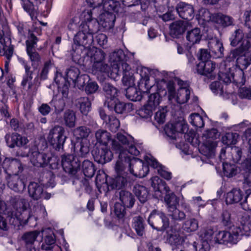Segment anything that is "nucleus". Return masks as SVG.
Instances as JSON below:
<instances>
[{
  "label": "nucleus",
  "instance_id": "nucleus-24",
  "mask_svg": "<svg viewBox=\"0 0 251 251\" xmlns=\"http://www.w3.org/2000/svg\"><path fill=\"white\" fill-rule=\"evenodd\" d=\"M83 56L89 57L91 61L93 62V64H95L96 62L104 61L105 54L101 50L92 47L91 48L88 49Z\"/></svg>",
  "mask_w": 251,
  "mask_h": 251
},
{
  "label": "nucleus",
  "instance_id": "nucleus-55",
  "mask_svg": "<svg viewBox=\"0 0 251 251\" xmlns=\"http://www.w3.org/2000/svg\"><path fill=\"white\" fill-rule=\"evenodd\" d=\"M244 37L243 31L241 29H237L232 33L230 37V45L233 47L237 46L242 42Z\"/></svg>",
  "mask_w": 251,
  "mask_h": 251
},
{
  "label": "nucleus",
  "instance_id": "nucleus-41",
  "mask_svg": "<svg viewBox=\"0 0 251 251\" xmlns=\"http://www.w3.org/2000/svg\"><path fill=\"white\" fill-rule=\"evenodd\" d=\"M190 91L188 87H180L176 93V101L180 104L187 102L190 99Z\"/></svg>",
  "mask_w": 251,
  "mask_h": 251
},
{
  "label": "nucleus",
  "instance_id": "nucleus-49",
  "mask_svg": "<svg viewBox=\"0 0 251 251\" xmlns=\"http://www.w3.org/2000/svg\"><path fill=\"white\" fill-rule=\"evenodd\" d=\"M75 155L78 157H85L89 152V148L82 142L76 143L74 146Z\"/></svg>",
  "mask_w": 251,
  "mask_h": 251
},
{
  "label": "nucleus",
  "instance_id": "nucleus-15",
  "mask_svg": "<svg viewBox=\"0 0 251 251\" xmlns=\"http://www.w3.org/2000/svg\"><path fill=\"white\" fill-rule=\"evenodd\" d=\"M93 155L95 161L102 165L110 162L113 157V153L106 146L97 149Z\"/></svg>",
  "mask_w": 251,
  "mask_h": 251
},
{
  "label": "nucleus",
  "instance_id": "nucleus-63",
  "mask_svg": "<svg viewBox=\"0 0 251 251\" xmlns=\"http://www.w3.org/2000/svg\"><path fill=\"white\" fill-rule=\"evenodd\" d=\"M90 133L89 128L81 126L76 128L74 131V134L77 139H83L87 138Z\"/></svg>",
  "mask_w": 251,
  "mask_h": 251
},
{
  "label": "nucleus",
  "instance_id": "nucleus-60",
  "mask_svg": "<svg viewBox=\"0 0 251 251\" xmlns=\"http://www.w3.org/2000/svg\"><path fill=\"white\" fill-rule=\"evenodd\" d=\"M238 134L237 133L228 132L226 133L223 137L222 141L224 144L227 146L235 145L238 137Z\"/></svg>",
  "mask_w": 251,
  "mask_h": 251
},
{
  "label": "nucleus",
  "instance_id": "nucleus-33",
  "mask_svg": "<svg viewBox=\"0 0 251 251\" xmlns=\"http://www.w3.org/2000/svg\"><path fill=\"white\" fill-rule=\"evenodd\" d=\"M132 226L137 234L139 236H143L145 233L146 226L143 217L141 216L134 217L132 219Z\"/></svg>",
  "mask_w": 251,
  "mask_h": 251
},
{
  "label": "nucleus",
  "instance_id": "nucleus-34",
  "mask_svg": "<svg viewBox=\"0 0 251 251\" xmlns=\"http://www.w3.org/2000/svg\"><path fill=\"white\" fill-rule=\"evenodd\" d=\"M202 35L199 28L196 27L187 31L186 35L187 41L191 46L198 44L201 40Z\"/></svg>",
  "mask_w": 251,
  "mask_h": 251
},
{
  "label": "nucleus",
  "instance_id": "nucleus-28",
  "mask_svg": "<svg viewBox=\"0 0 251 251\" xmlns=\"http://www.w3.org/2000/svg\"><path fill=\"white\" fill-rule=\"evenodd\" d=\"M47 152H40L38 151L32 152L30 155L31 163L37 167H45Z\"/></svg>",
  "mask_w": 251,
  "mask_h": 251
},
{
  "label": "nucleus",
  "instance_id": "nucleus-8",
  "mask_svg": "<svg viewBox=\"0 0 251 251\" xmlns=\"http://www.w3.org/2000/svg\"><path fill=\"white\" fill-rule=\"evenodd\" d=\"M65 133L64 127L59 126H56L50 130L47 140L55 151H59L63 149L67 138Z\"/></svg>",
  "mask_w": 251,
  "mask_h": 251
},
{
  "label": "nucleus",
  "instance_id": "nucleus-57",
  "mask_svg": "<svg viewBox=\"0 0 251 251\" xmlns=\"http://www.w3.org/2000/svg\"><path fill=\"white\" fill-rule=\"evenodd\" d=\"M232 81L237 85H243L246 82V78L243 70L239 69L232 74Z\"/></svg>",
  "mask_w": 251,
  "mask_h": 251
},
{
  "label": "nucleus",
  "instance_id": "nucleus-56",
  "mask_svg": "<svg viewBox=\"0 0 251 251\" xmlns=\"http://www.w3.org/2000/svg\"><path fill=\"white\" fill-rule=\"evenodd\" d=\"M223 171L224 176L228 178L232 177L237 173L236 166L227 163H223Z\"/></svg>",
  "mask_w": 251,
  "mask_h": 251
},
{
  "label": "nucleus",
  "instance_id": "nucleus-40",
  "mask_svg": "<svg viewBox=\"0 0 251 251\" xmlns=\"http://www.w3.org/2000/svg\"><path fill=\"white\" fill-rule=\"evenodd\" d=\"M95 137L97 142L106 146L111 140V134L104 129H99L95 133Z\"/></svg>",
  "mask_w": 251,
  "mask_h": 251
},
{
  "label": "nucleus",
  "instance_id": "nucleus-30",
  "mask_svg": "<svg viewBox=\"0 0 251 251\" xmlns=\"http://www.w3.org/2000/svg\"><path fill=\"white\" fill-rule=\"evenodd\" d=\"M125 207V206L119 202H116L114 205V214L119 223L122 224L128 222V219L126 217V209Z\"/></svg>",
  "mask_w": 251,
  "mask_h": 251
},
{
  "label": "nucleus",
  "instance_id": "nucleus-16",
  "mask_svg": "<svg viewBox=\"0 0 251 251\" xmlns=\"http://www.w3.org/2000/svg\"><path fill=\"white\" fill-rule=\"evenodd\" d=\"M4 139L7 146L10 148H14L15 147H22L28 142L26 138L22 136L17 133L6 134Z\"/></svg>",
  "mask_w": 251,
  "mask_h": 251
},
{
  "label": "nucleus",
  "instance_id": "nucleus-54",
  "mask_svg": "<svg viewBox=\"0 0 251 251\" xmlns=\"http://www.w3.org/2000/svg\"><path fill=\"white\" fill-rule=\"evenodd\" d=\"M49 103L52 108H54V111L56 114L61 113L64 110L65 106L64 99L63 98L57 99V97H53Z\"/></svg>",
  "mask_w": 251,
  "mask_h": 251
},
{
  "label": "nucleus",
  "instance_id": "nucleus-21",
  "mask_svg": "<svg viewBox=\"0 0 251 251\" xmlns=\"http://www.w3.org/2000/svg\"><path fill=\"white\" fill-rule=\"evenodd\" d=\"M245 196L244 192L240 188H233L226 194L225 201L226 204L241 203Z\"/></svg>",
  "mask_w": 251,
  "mask_h": 251
},
{
  "label": "nucleus",
  "instance_id": "nucleus-26",
  "mask_svg": "<svg viewBox=\"0 0 251 251\" xmlns=\"http://www.w3.org/2000/svg\"><path fill=\"white\" fill-rule=\"evenodd\" d=\"M233 21L234 20L231 17L221 13H214L213 17V23L224 28L232 25Z\"/></svg>",
  "mask_w": 251,
  "mask_h": 251
},
{
  "label": "nucleus",
  "instance_id": "nucleus-44",
  "mask_svg": "<svg viewBox=\"0 0 251 251\" xmlns=\"http://www.w3.org/2000/svg\"><path fill=\"white\" fill-rule=\"evenodd\" d=\"M91 103L87 97H81L77 100L76 106L82 114L87 115L90 110Z\"/></svg>",
  "mask_w": 251,
  "mask_h": 251
},
{
  "label": "nucleus",
  "instance_id": "nucleus-62",
  "mask_svg": "<svg viewBox=\"0 0 251 251\" xmlns=\"http://www.w3.org/2000/svg\"><path fill=\"white\" fill-rule=\"evenodd\" d=\"M199 227L198 221L192 218L186 221L183 225V228L187 232H191L196 231Z\"/></svg>",
  "mask_w": 251,
  "mask_h": 251
},
{
  "label": "nucleus",
  "instance_id": "nucleus-7",
  "mask_svg": "<svg viewBox=\"0 0 251 251\" xmlns=\"http://www.w3.org/2000/svg\"><path fill=\"white\" fill-rule=\"evenodd\" d=\"M119 2L113 0H105L102 4L103 10L106 12L101 16L102 25L105 28H111L114 25L115 15L112 12H118Z\"/></svg>",
  "mask_w": 251,
  "mask_h": 251
},
{
  "label": "nucleus",
  "instance_id": "nucleus-38",
  "mask_svg": "<svg viewBox=\"0 0 251 251\" xmlns=\"http://www.w3.org/2000/svg\"><path fill=\"white\" fill-rule=\"evenodd\" d=\"M133 191L141 203H144L147 201L149 197V191L146 187L136 184L134 187Z\"/></svg>",
  "mask_w": 251,
  "mask_h": 251
},
{
  "label": "nucleus",
  "instance_id": "nucleus-17",
  "mask_svg": "<svg viewBox=\"0 0 251 251\" xmlns=\"http://www.w3.org/2000/svg\"><path fill=\"white\" fill-rule=\"evenodd\" d=\"M112 148L116 153H119V155L121 152H124L125 156H129L127 153H130L131 155L137 156L139 154L140 151L135 147L132 141L129 145H128L124 149L123 147H122L115 140L112 141Z\"/></svg>",
  "mask_w": 251,
  "mask_h": 251
},
{
  "label": "nucleus",
  "instance_id": "nucleus-35",
  "mask_svg": "<svg viewBox=\"0 0 251 251\" xmlns=\"http://www.w3.org/2000/svg\"><path fill=\"white\" fill-rule=\"evenodd\" d=\"M43 188L38 183L31 182L28 186V192L29 196L34 200H38L42 198Z\"/></svg>",
  "mask_w": 251,
  "mask_h": 251
},
{
  "label": "nucleus",
  "instance_id": "nucleus-64",
  "mask_svg": "<svg viewBox=\"0 0 251 251\" xmlns=\"http://www.w3.org/2000/svg\"><path fill=\"white\" fill-rule=\"evenodd\" d=\"M154 109V108L147 103L143 107L137 110L136 114L142 118L147 119L151 117L152 111Z\"/></svg>",
  "mask_w": 251,
  "mask_h": 251
},
{
  "label": "nucleus",
  "instance_id": "nucleus-43",
  "mask_svg": "<svg viewBox=\"0 0 251 251\" xmlns=\"http://www.w3.org/2000/svg\"><path fill=\"white\" fill-rule=\"evenodd\" d=\"M167 240L173 246L179 245L181 242V237L178 231L171 229L167 231Z\"/></svg>",
  "mask_w": 251,
  "mask_h": 251
},
{
  "label": "nucleus",
  "instance_id": "nucleus-31",
  "mask_svg": "<svg viewBox=\"0 0 251 251\" xmlns=\"http://www.w3.org/2000/svg\"><path fill=\"white\" fill-rule=\"evenodd\" d=\"M186 127V126L181 124L169 123L165 126L164 131L167 136L173 138L176 132L185 133Z\"/></svg>",
  "mask_w": 251,
  "mask_h": 251
},
{
  "label": "nucleus",
  "instance_id": "nucleus-2",
  "mask_svg": "<svg viewBox=\"0 0 251 251\" xmlns=\"http://www.w3.org/2000/svg\"><path fill=\"white\" fill-rule=\"evenodd\" d=\"M128 58L121 49L114 50L109 55L111 66L110 77L116 79L122 75L124 85H131L134 80L133 73L130 66L127 63Z\"/></svg>",
  "mask_w": 251,
  "mask_h": 251
},
{
  "label": "nucleus",
  "instance_id": "nucleus-4",
  "mask_svg": "<svg viewBox=\"0 0 251 251\" xmlns=\"http://www.w3.org/2000/svg\"><path fill=\"white\" fill-rule=\"evenodd\" d=\"M244 42L245 41L239 48L231 50L226 59L228 62L236 60L237 66L242 70L246 69L251 64V53L246 51L251 45L249 40H246L245 43Z\"/></svg>",
  "mask_w": 251,
  "mask_h": 251
},
{
  "label": "nucleus",
  "instance_id": "nucleus-12",
  "mask_svg": "<svg viewBox=\"0 0 251 251\" xmlns=\"http://www.w3.org/2000/svg\"><path fill=\"white\" fill-rule=\"evenodd\" d=\"M218 135V130L215 128H212L207 130L206 136L208 139L204 142L200 147L199 151L203 155L211 157L214 153L215 143L213 140L216 139Z\"/></svg>",
  "mask_w": 251,
  "mask_h": 251
},
{
  "label": "nucleus",
  "instance_id": "nucleus-1",
  "mask_svg": "<svg viewBox=\"0 0 251 251\" xmlns=\"http://www.w3.org/2000/svg\"><path fill=\"white\" fill-rule=\"evenodd\" d=\"M10 201L13 205L14 210L7 208L5 203L0 199V213L3 212L10 224L14 226L27 224L30 218V211L27 209V201L20 196H15L11 197Z\"/></svg>",
  "mask_w": 251,
  "mask_h": 251
},
{
  "label": "nucleus",
  "instance_id": "nucleus-13",
  "mask_svg": "<svg viewBox=\"0 0 251 251\" xmlns=\"http://www.w3.org/2000/svg\"><path fill=\"white\" fill-rule=\"evenodd\" d=\"M19 62L23 66L25 73L23 76L21 85L25 87L28 84V90H30L33 86L32 80L33 79V71L31 70V67L29 62L23 57H18Z\"/></svg>",
  "mask_w": 251,
  "mask_h": 251
},
{
  "label": "nucleus",
  "instance_id": "nucleus-47",
  "mask_svg": "<svg viewBox=\"0 0 251 251\" xmlns=\"http://www.w3.org/2000/svg\"><path fill=\"white\" fill-rule=\"evenodd\" d=\"M82 169L84 176L87 177H93L96 172L94 164L88 160H84L83 161Z\"/></svg>",
  "mask_w": 251,
  "mask_h": 251
},
{
  "label": "nucleus",
  "instance_id": "nucleus-50",
  "mask_svg": "<svg viewBox=\"0 0 251 251\" xmlns=\"http://www.w3.org/2000/svg\"><path fill=\"white\" fill-rule=\"evenodd\" d=\"M22 6L25 11L29 15L32 21L37 19L38 12L32 2L28 0H25L22 4Z\"/></svg>",
  "mask_w": 251,
  "mask_h": 251
},
{
  "label": "nucleus",
  "instance_id": "nucleus-18",
  "mask_svg": "<svg viewBox=\"0 0 251 251\" xmlns=\"http://www.w3.org/2000/svg\"><path fill=\"white\" fill-rule=\"evenodd\" d=\"M215 68V64L210 60L201 61L197 65V72L200 75H206L210 78L215 77L213 74Z\"/></svg>",
  "mask_w": 251,
  "mask_h": 251
},
{
  "label": "nucleus",
  "instance_id": "nucleus-19",
  "mask_svg": "<svg viewBox=\"0 0 251 251\" xmlns=\"http://www.w3.org/2000/svg\"><path fill=\"white\" fill-rule=\"evenodd\" d=\"M176 10L180 17L190 21L194 17V10L193 6L183 2H179L176 7Z\"/></svg>",
  "mask_w": 251,
  "mask_h": 251
},
{
  "label": "nucleus",
  "instance_id": "nucleus-9",
  "mask_svg": "<svg viewBox=\"0 0 251 251\" xmlns=\"http://www.w3.org/2000/svg\"><path fill=\"white\" fill-rule=\"evenodd\" d=\"M39 40V39L37 37L30 36L29 39L25 41L26 52L34 70H37L41 63V56L35 50Z\"/></svg>",
  "mask_w": 251,
  "mask_h": 251
},
{
  "label": "nucleus",
  "instance_id": "nucleus-27",
  "mask_svg": "<svg viewBox=\"0 0 251 251\" xmlns=\"http://www.w3.org/2000/svg\"><path fill=\"white\" fill-rule=\"evenodd\" d=\"M123 170L117 172V176L115 178H111L109 180V186L111 189H121L124 187L127 183L126 175H121Z\"/></svg>",
  "mask_w": 251,
  "mask_h": 251
},
{
  "label": "nucleus",
  "instance_id": "nucleus-59",
  "mask_svg": "<svg viewBox=\"0 0 251 251\" xmlns=\"http://www.w3.org/2000/svg\"><path fill=\"white\" fill-rule=\"evenodd\" d=\"M16 28L18 31V34L21 37H25L27 33V39L28 40L30 36L37 37L31 31H30V29L27 25L23 23H19L16 25Z\"/></svg>",
  "mask_w": 251,
  "mask_h": 251
},
{
  "label": "nucleus",
  "instance_id": "nucleus-39",
  "mask_svg": "<svg viewBox=\"0 0 251 251\" xmlns=\"http://www.w3.org/2000/svg\"><path fill=\"white\" fill-rule=\"evenodd\" d=\"M120 200L123 205L129 208L133 207L135 202L133 195L129 192L122 190L120 192Z\"/></svg>",
  "mask_w": 251,
  "mask_h": 251
},
{
  "label": "nucleus",
  "instance_id": "nucleus-14",
  "mask_svg": "<svg viewBox=\"0 0 251 251\" xmlns=\"http://www.w3.org/2000/svg\"><path fill=\"white\" fill-rule=\"evenodd\" d=\"M106 105L110 111H114L117 114L129 112L133 110V104L131 103H125L120 101L118 99L110 100Z\"/></svg>",
  "mask_w": 251,
  "mask_h": 251
},
{
  "label": "nucleus",
  "instance_id": "nucleus-36",
  "mask_svg": "<svg viewBox=\"0 0 251 251\" xmlns=\"http://www.w3.org/2000/svg\"><path fill=\"white\" fill-rule=\"evenodd\" d=\"M135 78H134L133 82L132 84L129 85H126L128 86L126 89V97L131 101H140L142 99L141 92L138 91L136 88L132 87V85H134Z\"/></svg>",
  "mask_w": 251,
  "mask_h": 251
},
{
  "label": "nucleus",
  "instance_id": "nucleus-3",
  "mask_svg": "<svg viewBox=\"0 0 251 251\" xmlns=\"http://www.w3.org/2000/svg\"><path fill=\"white\" fill-rule=\"evenodd\" d=\"M74 38V44L72 45L71 55L72 59L75 61H79L83 51H87L88 49L91 48L94 42V36L89 34L84 29H80Z\"/></svg>",
  "mask_w": 251,
  "mask_h": 251
},
{
  "label": "nucleus",
  "instance_id": "nucleus-29",
  "mask_svg": "<svg viewBox=\"0 0 251 251\" xmlns=\"http://www.w3.org/2000/svg\"><path fill=\"white\" fill-rule=\"evenodd\" d=\"M54 81L57 85L58 91L61 92L64 97H66L68 94V85L66 78L62 76L61 73L56 74L54 77Z\"/></svg>",
  "mask_w": 251,
  "mask_h": 251
},
{
  "label": "nucleus",
  "instance_id": "nucleus-6",
  "mask_svg": "<svg viewBox=\"0 0 251 251\" xmlns=\"http://www.w3.org/2000/svg\"><path fill=\"white\" fill-rule=\"evenodd\" d=\"M243 235V233L240 227L233 226L228 231H219L216 234L215 241L219 244L233 245L237 243L239 236Z\"/></svg>",
  "mask_w": 251,
  "mask_h": 251
},
{
  "label": "nucleus",
  "instance_id": "nucleus-46",
  "mask_svg": "<svg viewBox=\"0 0 251 251\" xmlns=\"http://www.w3.org/2000/svg\"><path fill=\"white\" fill-rule=\"evenodd\" d=\"M151 186L155 192H160L163 187L166 191H169V188L167 186L166 183L161 179L158 176H153L151 178Z\"/></svg>",
  "mask_w": 251,
  "mask_h": 251
},
{
  "label": "nucleus",
  "instance_id": "nucleus-61",
  "mask_svg": "<svg viewBox=\"0 0 251 251\" xmlns=\"http://www.w3.org/2000/svg\"><path fill=\"white\" fill-rule=\"evenodd\" d=\"M107 128L113 132H116L120 127L119 120L114 116H109L108 122H105Z\"/></svg>",
  "mask_w": 251,
  "mask_h": 251
},
{
  "label": "nucleus",
  "instance_id": "nucleus-58",
  "mask_svg": "<svg viewBox=\"0 0 251 251\" xmlns=\"http://www.w3.org/2000/svg\"><path fill=\"white\" fill-rule=\"evenodd\" d=\"M189 122L197 128H201L204 126L203 118L198 113L191 114L189 116Z\"/></svg>",
  "mask_w": 251,
  "mask_h": 251
},
{
  "label": "nucleus",
  "instance_id": "nucleus-25",
  "mask_svg": "<svg viewBox=\"0 0 251 251\" xmlns=\"http://www.w3.org/2000/svg\"><path fill=\"white\" fill-rule=\"evenodd\" d=\"M88 13L90 19H88L86 23L82 22L80 25L79 28L84 29L88 33L92 34L93 36L99 30V23L96 19H91L92 13L91 11L90 12H88Z\"/></svg>",
  "mask_w": 251,
  "mask_h": 251
},
{
  "label": "nucleus",
  "instance_id": "nucleus-20",
  "mask_svg": "<svg viewBox=\"0 0 251 251\" xmlns=\"http://www.w3.org/2000/svg\"><path fill=\"white\" fill-rule=\"evenodd\" d=\"M6 179L8 187L14 192L22 193L25 190V181L18 175L6 177Z\"/></svg>",
  "mask_w": 251,
  "mask_h": 251
},
{
  "label": "nucleus",
  "instance_id": "nucleus-23",
  "mask_svg": "<svg viewBox=\"0 0 251 251\" xmlns=\"http://www.w3.org/2000/svg\"><path fill=\"white\" fill-rule=\"evenodd\" d=\"M208 47L213 58H221L224 56V49L222 43L217 39L208 41Z\"/></svg>",
  "mask_w": 251,
  "mask_h": 251
},
{
  "label": "nucleus",
  "instance_id": "nucleus-37",
  "mask_svg": "<svg viewBox=\"0 0 251 251\" xmlns=\"http://www.w3.org/2000/svg\"><path fill=\"white\" fill-rule=\"evenodd\" d=\"M170 34L174 38H178L185 30V25L184 22L181 21H176L172 23L170 26Z\"/></svg>",
  "mask_w": 251,
  "mask_h": 251
},
{
  "label": "nucleus",
  "instance_id": "nucleus-53",
  "mask_svg": "<svg viewBox=\"0 0 251 251\" xmlns=\"http://www.w3.org/2000/svg\"><path fill=\"white\" fill-rule=\"evenodd\" d=\"M59 159L57 156H55L50 151L48 152H47L45 167L49 166L51 169H57L59 165Z\"/></svg>",
  "mask_w": 251,
  "mask_h": 251
},
{
  "label": "nucleus",
  "instance_id": "nucleus-10",
  "mask_svg": "<svg viewBox=\"0 0 251 251\" xmlns=\"http://www.w3.org/2000/svg\"><path fill=\"white\" fill-rule=\"evenodd\" d=\"M148 222L152 228L158 231L165 230L170 225L169 220L165 214L156 210H154L151 213Z\"/></svg>",
  "mask_w": 251,
  "mask_h": 251
},
{
  "label": "nucleus",
  "instance_id": "nucleus-45",
  "mask_svg": "<svg viewBox=\"0 0 251 251\" xmlns=\"http://www.w3.org/2000/svg\"><path fill=\"white\" fill-rule=\"evenodd\" d=\"M76 115L75 112L70 109L66 110L63 115L65 125L70 128L74 127L75 125Z\"/></svg>",
  "mask_w": 251,
  "mask_h": 251
},
{
  "label": "nucleus",
  "instance_id": "nucleus-5",
  "mask_svg": "<svg viewBox=\"0 0 251 251\" xmlns=\"http://www.w3.org/2000/svg\"><path fill=\"white\" fill-rule=\"evenodd\" d=\"M143 164V162L142 160L134 157L125 156L124 152H121L115 168L116 171L119 172L124 170L125 167L127 165L130 173L136 176L142 175L139 170L142 168Z\"/></svg>",
  "mask_w": 251,
  "mask_h": 251
},
{
  "label": "nucleus",
  "instance_id": "nucleus-52",
  "mask_svg": "<svg viewBox=\"0 0 251 251\" xmlns=\"http://www.w3.org/2000/svg\"><path fill=\"white\" fill-rule=\"evenodd\" d=\"M222 224L227 228L232 227L233 219L231 217L230 211L228 210H224L220 216Z\"/></svg>",
  "mask_w": 251,
  "mask_h": 251
},
{
  "label": "nucleus",
  "instance_id": "nucleus-51",
  "mask_svg": "<svg viewBox=\"0 0 251 251\" xmlns=\"http://www.w3.org/2000/svg\"><path fill=\"white\" fill-rule=\"evenodd\" d=\"M92 69L95 73H106L109 75L111 73V67L110 68L107 64L105 63L104 61L93 64Z\"/></svg>",
  "mask_w": 251,
  "mask_h": 251
},
{
  "label": "nucleus",
  "instance_id": "nucleus-22",
  "mask_svg": "<svg viewBox=\"0 0 251 251\" xmlns=\"http://www.w3.org/2000/svg\"><path fill=\"white\" fill-rule=\"evenodd\" d=\"M39 232L35 230L25 233L22 237L27 251H39L35 248L34 243L39 236Z\"/></svg>",
  "mask_w": 251,
  "mask_h": 251
},
{
  "label": "nucleus",
  "instance_id": "nucleus-11",
  "mask_svg": "<svg viewBox=\"0 0 251 251\" xmlns=\"http://www.w3.org/2000/svg\"><path fill=\"white\" fill-rule=\"evenodd\" d=\"M1 166L8 177L17 176L23 170L21 161L17 158L3 156Z\"/></svg>",
  "mask_w": 251,
  "mask_h": 251
},
{
  "label": "nucleus",
  "instance_id": "nucleus-48",
  "mask_svg": "<svg viewBox=\"0 0 251 251\" xmlns=\"http://www.w3.org/2000/svg\"><path fill=\"white\" fill-rule=\"evenodd\" d=\"M164 201L169 212L176 208L179 203V199L174 193L166 194Z\"/></svg>",
  "mask_w": 251,
  "mask_h": 251
},
{
  "label": "nucleus",
  "instance_id": "nucleus-32",
  "mask_svg": "<svg viewBox=\"0 0 251 251\" xmlns=\"http://www.w3.org/2000/svg\"><path fill=\"white\" fill-rule=\"evenodd\" d=\"M103 90L106 98L105 105L108 103L110 100L112 101L117 99L118 90L109 83H105L103 87Z\"/></svg>",
  "mask_w": 251,
  "mask_h": 251
},
{
  "label": "nucleus",
  "instance_id": "nucleus-42",
  "mask_svg": "<svg viewBox=\"0 0 251 251\" xmlns=\"http://www.w3.org/2000/svg\"><path fill=\"white\" fill-rule=\"evenodd\" d=\"M67 81L69 83L72 81L74 83H76L78 78L80 79L82 78L84 79L87 75H81L79 77L80 74L79 70L78 68L75 67H71L68 69L66 72Z\"/></svg>",
  "mask_w": 251,
  "mask_h": 251
}]
</instances>
